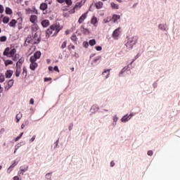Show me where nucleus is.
Listing matches in <instances>:
<instances>
[{"mask_svg":"<svg viewBox=\"0 0 180 180\" xmlns=\"http://www.w3.org/2000/svg\"><path fill=\"white\" fill-rule=\"evenodd\" d=\"M95 6L97 9H101L103 6V3L101 1L97 2L95 4Z\"/></svg>","mask_w":180,"mask_h":180,"instance_id":"f3484780","label":"nucleus"},{"mask_svg":"<svg viewBox=\"0 0 180 180\" xmlns=\"http://www.w3.org/2000/svg\"><path fill=\"white\" fill-rule=\"evenodd\" d=\"M19 139H20V137H19V136L15 138V142L18 141Z\"/></svg>","mask_w":180,"mask_h":180,"instance_id":"13d9d810","label":"nucleus"},{"mask_svg":"<svg viewBox=\"0 0 180 180\" xmlns=\"http://www.w3.org/2000/svg\"><path fill=\"white\" fill-rule=\"evenodd\" d=\"M71 49H75V46L74 45H72V46H71Z\"/></svg>","mask_w":180,"mask_h":180,"instance_id":"0e129e2a","label":"nucleus"},{"mask_svg":"<svg viewBox=\"0 0 180 180\" xmlns=\"http://www.w3.org/2000/svg\"><path fill=\"white\" fill-rule=\"evenodd\" d=\"M139 40V37L137 36H134L133 37H131L128 42L126 44V46L128 49H133L134 44H136L137 43Z\"/></svg>","mask_w":180,"mask_h":180,"instance_id":"7ed1b4c3","label":"nucleus"},{"mask_svg":"<svg viewBox=\"0 0 180 180\" xmlns=\"http://www.w3.org/2000/svg\"><path fill=\"white\" fill-rule=\"evenodd\" d=\"M126 70L125 68L120 72V75H122Z\"/></svg>","mask_w":180,"mask_h":180,"instance_id":"bf43d9fd","label":"nucleus"},{"mask_svg":"<svg viewBox=\"0 0 180 180\" xmlns=\"http://www.w3.org/2000/svg\"><path fill=\"white\" fill-rule=\"evenodd\" d=\"M30 21L34 24H36V22H37V15H31L30 18Z\"/></svg>","mask_w":180,"mask_h":180,"instance_id":"f8f14e48","label":"nucleus"},{"mask_svg":"<svg viewBox=\"0 0 180 180\" xmlns=\"http://www.w3.org/2000/svg\"><path fill=\"white\" fill-rule=\"evenodd\" d=\"M53 68L52 66H49V70L50 71H53Z\"/></svg>","mask_w":180,"mask_h":180,"instance_id":"680f3d73","label":"nucleus"},{"mask_svg":"<svg viewBox=\"0 0 180 180\" xmlns=\"http://www.w3.org/2000/svg\"><path fill=\"white\" fill-rule=\"evenodd\" d=\"M17 21H16V20H15V19H13L12 20H11V22H10L9 23H8V25H9V26L10 27H15V25L17 24Z\"/></svg>","mask_w":180,"mask_h":180,"instance_id":"412c9836","label":"nucleus"},{"mask_svg":"<svg viewBox=\"0 0 180 180\" xmlns=\"http://www.w3.org/2000/svg\"><path fill=\"white\" fill-rule=\"evenodd\" d=\"M7 40L6 36L0 37V41L5 42Z\"/></svg>","mask_w":180,"mask_h":180,"instance_id":"c9c22d12","label":"nucleus"},{"mask_svg":"<svg viewBox=\"0 0 180 180\" xmlns=\"http://www.w3.org/2000/svg\"><path fill=\"white\" fill-rule=\"evenodd\" d=\"M36 139V135H33L32 138L30 139L31 142H34Z\"/></svg>","mask_w":180,"mask_h":180,"instance_id":"8fccbe9b","label":"nucleus"},{"mask_svg":"<svg viewBox=\"0 0 180 180\" xmlns=\"http://www.w3.org/2000/svg\"><path fill=\"white\" fill-rule=\"evenodd\" d=\"M70 39L73 41H77L78 38L75 34H73V35L70 37Z\"/></svg>","mask_w":180,"mask_h":180,"instance_id":"2f4dec72","label":"nucleus"},{"mask_svg":"<svg viewBox=\"0 0 180 180\" xmlns=\"http://www.w3.org/2000/svg\"><path fill=\"white\" fill-rule=\"evenodd\" d=\"M13 83H14L13 79L8 80L7 85L5 86V89L8 90L9 89H11L13 86Z\"/></svg>","mask_w":180,"mask_h":180,"instance_id":"6e6552de","label":"nucleus"},{"mask_svg":"<svg viewBox=\"0 0 180 180\" xmlns=\"http://www.w3.org/2000/svg\"><path fill=\"white\" fill-rule=\"evenodd\" d=\"M72 70L74 71V68H72Z\"/></svg>","mask_w":180,"mask_h":180,"instance_id":"774afa93","label":"nucleus"},{"mask_svg":"<svg viewBox=\"0 0 180 180\" xmlns=\"http://www.w3.org/2000/svg\"><path fill=\"white\" fill-rule=\"evenodd\" d=\"M96 44V41L95 39H91V40L89 41V44L91 46H95Z\"/></svg>","mask_w":180,"mask_h":180,"instance_id":"c756f323","label":"nucleus"},{"mask_svg":"<svg viewBox=\"0 0 180 180\" xmlns=\"http://www.w3.org/2000/svg\"><path fill=\"white\" fill-rule=\"evenodd\" d=\"M19 53H15V55L14 56H11L12 57V60H13V61H17V60H19Z\"/></svg>","mask_w":180,"mask_h":180,"instance_id":"bb28decb","label":"nucleus"},{"mask_svg":"<svg viewBox=\"0 0 180 180\" xmlns=\"http://www.w3.org/2000/svg\"><path fill=\"white\" fill-rule=\"evenodd\" d=\"M13 63L12 60H4V65L6 67H7L9 65H12Z\"/></svg>","mask_w":180,"mask_h":180,"instance_id":"393cba45","label":"nucleus"},{"mask_svg":"<svg viewBox=\"0 0 180 180\" xmlns=\"http://www.w3.org/2000/svg\"><path fill=\"white\" fill-rule=\"evenodd\" d=\"M25 125L24 124H22L21 125V129H25Z\"/></svg>","mask_w":180,"mask_h":180,"instance_id":"e2e57ef3","label":"nucleus"},{"mask_svg":"<svg viewBox=\"0 0 180 180\" xmlns=\"http://www.w3.org/2000/svg\"><path fill=\"white\" fill-rule=\"evenodd\" d=\"M13 74V71L8 70L6 72V77L11 78Z\"/></svg>","mask_w":180,"mask_h":180,"instance_id":"a211bd4d","label":"nucleus"},{"mask_svg":"<svg viewBox=\"0 0 180 180\" xmlns=\"http://www.w3.org/2000/svg\"><path fill=\"white\" fill-rule=\"evenodd\" d=\"M20 169H21V172H20V174L23 176L24 175V172L27 171L28 167L27 166L25 168H23L22 167H21Z\"/></svg>","mask_w":180,"mask_h":180,"instance_id":"cd10ccee","label":"nucleus"},{"mask_svg":"<svg viewBox=\"0 0 180 180\" xmlns=\"http://www.w3.org/2000/svg\"><path fill=\"white\" fill-rule=\"evenodd\" d=\"M14 180H21L19 179L18 176H15Z\"/></svg>","mask_w":180,"mask_h":180,"instance_id":"5fc2aeb1","label":"nucleus"},{"mask_svg":"<svg viewBox=\"0 0 180 180\" xmlns=\"http://www.w3.org/2000/svg\"><path fill=\"white\" fill-rule=\"evenodd\" d=\"M47 8H48V4H46V3H43V4H41L40 5V9H41V10L44 11V10H46Z\"/></svg>","mask_w":180,"mask_h":180,"instance_id":"b1692460","label":"nucleus"},{"mask_svg":"<svg viewBox=\"0 0 180 180\" xmlns=\"http://www.w3.org/2000/svg\"><path fill=\"white\" fill-rule=\"evenodd\" d=\"M53 70H54L55 71H57V72H60V70H59L58 66H55V67L53 68Z\"/></svg>","mask_w":180,"mask_h":180,"instance_id":"09e8293b","label":"nucleus"},{"mask_svg":"<svg viewBox=\"0 0 180 180\" xmlns=\"http://www.w3.org/2000/svg\"><path fill=\"white\" fill-rule=\"evenodd\" d=\"M22 117V114L21 112H19L16 115L15 118H16V122H19L20 119Z\"/></svg>","mask_w":180,"mask_h":180,"instance_id":"5701e85b","label":"nucleus"},{"mask_svg":"<svg viewBox=\"0 0 180 180\" xmlns=\"http://www.w3.org/2000/svg\"><path fill=\"white\" fill-rule=\"evenodd\" d=\"M138 3H136V4H134L133 6H132V8H136L137 6H138Z\"/></svg>","mask_w":180,"mask_h":180,"instance_id":"4d7b16f0","label":"nucleus"},{"mask_svg":"<svg viewBox=\"0 0 180 180\" xmlns=\"http://www.w3.org/2000/svg\"><path fill=\"white\" fill-rule=\"evenodd\" d=\"M23 134H24V132H21V134L18 136L19 139L22 136Z\"/></svg>","mask_w":180,"mask_h":180,"instance_id":"052dcab7","label":"nucleus"},{"mask_svg":"<svg viewBox=\"0 0 180 180\" xmlns=\"http://www.w3.org/2000/svg\"><path fill=\"white\" fill-rule=\"evenodd\" d=\"M34 56L36 58V59L38 60L41 57V51H37L34 53Z\"/></svg>","mask_w":180,"mask_h":180,"instance_id":"a878e982","label":"nucleus"},{"mask_svg":"<svg viewBox=\"0 0 180 180\" xmlns=\"http://www.w3.org/2000/svg\"><path fill=\"white\" fill-rule=\"evenodd\" d=\"M153 150H149V151L148 152V155H149V156H153Z\"/></svg>","mask_w":180,"mask_h":180,"instance_id":"de8ad7c7","label":"nucleus"},{"mask_svg":"<svg viewBox=\"0 0 180 180\" xmlns=\"http://www.w3.org/2000/svg\"><path fill=\"white\" fill-rule=\"evenodd\" d=\"M80 30H81L82 33H83L84 34H90L89 30L85 29L83 25L81 26Z\"/></svg>","mask_w":180,"mask_h":180,"instance_id":"9b49d317","label":"nucleus"},{"mask_svg":"<svg viewBox=\"0 0 180 180\" xmlns=\"http://www.w3.org/2000/svg\"><path fill=\"white\" fill-rule=\"evenodd\" d=\"M32 44H37L40 43L41 38L40 36L38 35L37 32L34 33V36L32 38Z\"/></svg>","mask_w":180,"mask_h":180,"instance_id":"20e7f679","label":"nucleus"},{"mask_svg":"<svg viewBox=\"0 0 180 180\" xmlns=\"http://www.w3.org/2000/svg\"><path fill=\"white\" fill-rule=\"evenodd\" d=\"M52 173H47L45 176L46 179L48 180H51Z\"/></svg>","mask_w":180,"mask_h":180,"instance_id":"72a5a7b5","label":"nucleus"},{"mask_svg":"<svg viewBox=\"0 0 180 180\" xmlns=\"http://www.w3.org/2000/svg\"><path fill=\"white\" fill-rule=\"evenodd\" d=\"M111 6L113 9H118L119 8V6L117 4H115V3H112L111 4Z\"/></svg>","mask_w":180,"mask_h":180,"instance_id":"4c0bfd02","label":"nucleus"},{"mask_svg":"<svg viewBox=\"0 0 180 180\" xmlns=\"http://www.w3.org/2000/svg\"><path fill=\"white\" fill-rule=\"evenodd\" d=\"M6 13L7 15H12V10L11 8H9V7H6Z\"/></svg>","mask_w":180,"mask_h":180,"instance_id":"7c9ffc66","label":"nucleus"},{"mask_svg":"<svg viewBox=\"0 0 180 180\" xmlns=\"http://www.w3.org/2000/svg\"><path fill=\"white\" fill-rule=\"evenodd\" d=\"M38 67V64L37 63H31L30 65V68L32 70H35Z\"/></svg>","mask_w":180,"mask_h":180,"instance_id":"2eb2a0df","label":"nucleus"},{"mask_svg":"<svg viewBox=\"0 0 180 180\" xmlns=\"http://www.w3.org/2000/svg\"><path fill=\"white\" fill-rule=\"evenodd\" d=\"M61 27L59 24H55L50 26V28L46 31V37H50L51 34L54 36L58 34L61 30Z\"/></svg>","mask_w":180,"mask_h":180,"instance_id":"f257e3e1","label":"nucleus"},{"mask_svg":"<svg viewBox=\"0 0 180 180\" xmlns=\"http://www.w3.org/2000/svg\"><path fill=\"white\" fill-rule=\"evenodd\" d=\"M86 16H87V13H84L83 15H81V17L78 20V22L79 24H82L85 20Z\"/></svg>","mask_w":180,"mask_h":180,"instance_id":"1a4fd4ad","label":"nucleus"},{"mask_svg":"<svg viewBox=\"0 0 180 180\" xmlns=\"http://www.w3.org/2000/svg\"><path fill=\"white\" fill-rule=\"evenodd\" d=\"M84 46L85 48H88L89 47V43L88 42H84Z\"/></svg>","mask_w":180,"mask_h":180,"instance_id":"3c124183","label":"nucleus"},{"mask_svg":"<svg viewBox=\"0 0 180 180\" xmlns=\"http://www.w3.org/2000/svg\"><path fill=\"white\" fill-rule=\"evenodd\" d=\"M47 63H50V60L47 59Z\"/></svg>","mask_w":180,"mask_h":180,"instance_id":"338daca9","label":"nucleus"},{"mask_svg":"<svg viewBox=\"0 0 180 180\" xmlns=\"http://www.w3.org/2000/svg\"><path fill=\"white\" fill-rule=\"evenodd\" d=\"M115 165V163L114 161H112V162H110L111 167H113Z\"/></svg>","mask_w":180,"mask_h":180,"instance_id":"6e6d98bb","label":"nucleus"},{"mask_svg":"<svg viewBox=\"0 0 180 180\" xmlns=\"http://www.w3.org/2000/svg\"><path fill=\"white\" fill-rule=\"evenodd\" d=\"M15 69H16V70H15V77H19V76L21 73V66H18V65L16 66L15 65Z\"/></svg>","mask_w":180,"mask_h":180,"instance_id":"9d476101","label":"nucleus"},{"mask_svg":"<svg viewBox=\"0 0 180 180\" xmlns=\"http://www.w3.org/2000/svg\"><path fill=\"white\" fill-rule=\"evenodd\" d=\"M4 11V7L3 5H0V13H3Z\"/></svg>","mask_w":180,"mask_h":180,"instance_id":"37998d69","label":"nucleus"},{"mask_svg":"<svg viewBox=\"0 0 180 180\" xmlns=\"http://www.w3.org/2000/svg\"><path fill=\"white\" fill-rule=\"evenodd\" d=\"M22 75L24 78H25L27 75V70L25 67H23L22 68Z\"/></svg>","mask_w":180,"mask_h":180,"instance_id":"4be33fe9","label":"nucleus"},{"mask_svg":"<svg viewBox=\"0 0 180 180\" xmlns=\"http://www.w3.org/2000/svg\"><path fill=\"white\" fill-rule=\"evenodd\" d=\"M30 44H32V38L30 35L27 37L25 41V46H28Z\"/></svg>","mask_w":180,"mask_h":180,"instance_id":"423d86ee","label":"nucleus"},{"mask_svg":"<svg viewBox=\"0 0 180 180\" xmlns=\"http://www.w3.org/2000/svg\"><path fill=\"white\" fill-rule=\"evenodd\" d=\"M17 53V50L15 49H10V47H6V49L3 52V55L7 56L8 58H11Z\"/></svg>","mask_w":180,"mask_h":180,"instance_id":"f03ea898","label":"nucleus"},{"mask_svg":"<svg viewBox=\"0 0 180 180\" xmlns=\"http://www.w3.org/2000/svg\"><path fill=\"white\" fill-rule=\"evenodd\" d=\"M65 2L66 4V5H68V6H70L72 5V0H65Z\"/></svg>","mask_w":180,"mask_h":180,"instance_id":"f704fd0d","label":"nucleus"},{"mask_svg":"<svg viewBox=\"0 0 180 180\" xmlns=\"http://www.w3.org/2000/svg\"><path fill=\"white\" fill-rule=\"evenodd\" d=\"M120 28H118L117 30H115L113 32H112V37L115 39H117V37H119V35L120 34Z\"/></svg>","mask_w":180,"mask_h":180,"instance_id":"0eeeda50","label":"nucleus"},{"mask_svg":"<svg viewBox=\"0 0 180 180\" xmlns=\"http://www.w3.org/2000/svg\"><path fill=\"white\" fill-rule=\"evenodd\" d=\"M18 165V162H16L15 161L14 162V163H13L10 167H9V169H13V168H14V167L15 166V165Z\"/></svg>","mask_w":180,"mask_h":180,"instance_id":"79ce46f5","label":"nucleus"},{"mask_svg":"<svg viewBox=\"0 0 180 180\" xmlns=\"http://www.w3.org/2000/svg\"><path fill=\"white\" fill-rule=\"evenodd\" d=\"M25 62V58H21L18 60V61L16 63V66L18 67H22V65Z\"/></svg>","mask_w":180,"mask_h":180,"instance_id":"ddd939ff","label":"nucleus"},{"mask_svg":"<svg viewBox=\"0 0 180 180\" xmlns=\"http://www.w3.org/2000/svg\"><path fill=\"white\" fill-rule=\"evenodd\" d=\"M5 81L4 76H0V82H4Z\"/></svg>","mask_w":180,"mask_h":180,"instance_id":"a18cd8bd","label":"nucleus"},{"mask_svg":"<svg viewBox=\"0 0 180 180\" xmlns=\"http://www.w3.org/2000/svg\"><path fill=\"white\" fill-rule=\"evenodd\" d=\"M134 116L133 113H131L130 115H125L123 116V117L121 119V121L122 122H129L131 118Z\"/></svg>","mask_w":180,"mask_h":180,"instance_id":"39448f33","label":"nucleus"},{"mask_svg":"<svg viewBox=\"0 0 180 180\" xmlns=\"http://www.w3.org/2000/svg\"><path fill=\"white\" fill-rule=\"evenodd\" d=\"M81 6H82V4L81 2H78V3L76 4L74 8H77L81 7Z\"/></svg>","mask_w":180,"mask_h":180,"instance_id":"ea45409f","label":"nucleus"},{"mask_svg":"<svg viewBox=\"0 0 180 180\" xmlns=\"http://www.w3.org/2000/svg\"><path fill=\"white\" fill-rule=\"evenodd\" d=\"M95 49H96V50H97V51H101V50H102V46H96L95 47Z\"/></svg>","mask_w":180,"mask_h":180,"instance_id":"c03bdc74","label":"nucleus"},{"mask_svg":"<svg viewBox=\"0 0 180 180\" xmlns=\"http://www.w3.org/2000/svg\"><path fill=\"white\" fill-rule=\"evenodd\" d=\"M67 47V40H65L62 44V46H60V48L62 49H64Z\"/></svg>","mask_w":180,"mask_h":180,"instance_id":"e433bc0d","label":"nucleus"},{"mask_svg":"<svg viewBox=\"0 0 180 180\" xmlns=\"http://www.w3.org/2000/svg\"><path fill=\"white\" fill-rule=\"evenodd\" d=\"M30 103L33 105L34 103V100L33 98L30 99Z\"/></svg>","mask_w":180,"mask_h":180,"instance_id":"603ef678","label":"nucleus"},{"mask_svg":"<svg viewBox=\"0 0 180 180\" xmlns=\"http://www.w3.org/2000/svg\"><path fill=\"white\" fill-rule=\"evenodd\" d=\"M104 22L106 23V22H108V20H104Z\"/></svg>","mask_w":180,"mask_h":180,"instance_id":"69168bd1","label":"nucleus"},{"mask_svg":"<svg viewBox=\"0 0 180 180\" xmlns=\"http://www.w3.org/2000/svg\"><path fill=\"white\" fill-rule=\"evenodd\" d=\"M41 26L43 27H48L49 26V20H44L41 22Z\"/></svg>","mask_w":180,"mask_h":180,"instance_id":"4468645a","label":"nucleus"},{"mask_svg":"<svg viewBox=\"0 0 180 180\" xmlns=\"http://www.w3.org/2000/svg\"><path fill=\"white\" fill-rule=\"evenodd\" d=\"M159 28L162 30H165V25H159Z\"/></svg>","mask_w":180,"mask_h":180,"instance_id":"a19ab883","label":"nucleus"},{"mask_svg":"<svg viewBox=\"0 0 180 180\" xmlns=\"http://www.w3.org/2000/svg\"><path fill=\"white\" fill-rule=\"evenodd\" d=\"M57 1L60 4H63L65 1V0H57Z\"/></svg>","mask_w":180,"mask_h":180,"instance_id":"864d4df0","label":"nucleus"},{"mask_svg":"<svg viewBox=\"0 0 180 180\" xmlns=\"http://www.w3.org/2000/svg\"><path fill=\"white\" fill-rule=\"evenodd\" d=\"M91 23L94 25L95 27H96V24L98 23V18L94 16L91 20Z\"/></svg>","mask_w":180,"mask_h":180,"instance_id":"aec40b11","label":"nucleus"},{"mask_svg":"<svg viewBox=\"0 0 180 180\" xmlns=\"http://www.w3.org/2000/svg\"><path fill=\"white\" fill-rule=\"evenodd\" d=\"M30 63H36L37 59L35 58V56L33 55L32 56L30 57Z\"/></svg>","mask_w":180,"mask_h":180,"instance_id":"473e14b6","label":"nucleus"},{"mask_svg":"<svg viewBox=\"0 0 180 180\" xmlns=\"http://www.w3.org/2000/svg\"><path fill=\"white\" fill-rule=\"evenodd\" d=\"M52 78L51 77H45L44 78V82H49V81H51Z\"/></svg>","mask_w":180,"mask_h":180,"instance_id":"49530a36","label":"nucleus"},{"mask_svg":"<svg viewBox=\"0 0 180 180\" xmlns=\"http://www.w3.org/2000/svg\"><path fill=\"white\" fill-rule=\"evenodd\" d=\"M32 30L33 32H37V30H39V26L36 23H34L32 25Z\"/></svg>","mask_w":180,"mask_h":180,"instance_id":"c85d7f7f","label":"nucleus"},{"mask_svg":"<svg viewBox=\"0 0 180 180\" xmlns=\"http://www.w3.org/2000/svg\"><path fill=\"white\" fill-rule=\"evenodd\" d=\"M105 74H106V75H105V79H107L109 77L110 75V70H105L103 72L102 75H105Z\"/></svg>","mask_w":180,"mask_h":180,"instance_id":"dca6fc26","label":"nucleus"},{"mask_svg":"<svg viewBox=\"0 0 180 180\" xmlns=\"http://www.w3.org/2000/svg\"><path fill=\"white\" fill-rule=\"evenodd\" d=\"M121 16L118 15H112V21L113 22H116L118 20H120Z\"/></svg>","mask_w":180,"mask_h":180,"instance_id":"6ab92c4d","label":"nucleus"},{"mask_svg":"<svg viewBox=\"0 0 180 180\" xmlns=\"http://www.w3.org/2000/svg\"><path fill=\"white\" fill-rule=\"evenodd\" d=\"M9 22V18L8 17H4L3 18V22L4 23H8Z\"/></svg>","mask_w":180,"mask_h":180,"instance_id":"58836bf2","label":"nucleus"}]
</instances>
